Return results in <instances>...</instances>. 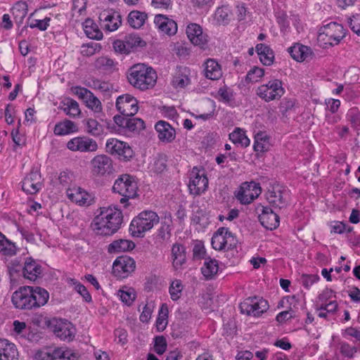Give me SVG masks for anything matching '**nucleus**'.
<instances>
[{
	"mask_svg": "<svg viewBox=\"0 0 360 360\" xmlns=\"http://www.w3.org/2000/svg\"><path fill=\"white\" fill-rule=\"evenodd\" d=\"M91 223L94 231L101 236H111L121 227L123 216L116 207H101L97 210Z\"/></svg>",
	"mask_w": 360,
	"mask_h": 360,
	"instance_id": "obj_1",
	"label": "nucleus"
},
{
	"mask_svg": "<svg viewBox=\"0 0 360 360\" xmlns=\"http://www.w3.org/2000/svg\"><path fill=\"white\" fill-rule=\"evenodd\" d=\"M49 294L40 287L23 286L13 293L11 301L19 309H32L44 306L48 302Z\"/></svg>",
	"mask_w": 360,
	"mask_h": 360,
	"instance_id": "obj_2",
	"label": "nucleus"
},
{
	"mask_svg": "<svg viewBox=\"0 0 360 360\" xmlns=\"http://www.w3.org/2000/svg\"><path fill=\"white\" fill-rule=\"evenodd\" d=\"M127 79L134 88L144 91L155 84L157 75L152 68L143 63H138L128 70Z\"/></svg>",
	"mask_w": 360,
	"mask_h": 360,
	"instance_id": "obj_3",
	"label": "nucleus"
},
{
	"mask_svg": "<svg viewBox=\"0 0 360 360\" xmlns=\"http://www.w3.org/2000/svg\"><path fill=\"white\" fill-rule=\"evenodd\" d=\"M160 221L158 214L153 211H143L134 217L129 226V231L133 236L142 238Z\"/></svg>",
	"mask_w": 360,
	"mask_h": 360,
	"instance_id": "obj_4",
	"label": "nucleus"
},
{
	"mask_svg": "<svg viewBox=\"0 0 360 360\" xmlns=\"http://www.w3.org/2000/svg\"><path fill=\"white\" fill-rule=\"evenodd\" d=\"M345 37V32L342 25L331 22L320 28L317 40L326 49L338 44Z\"/></svg>",
	"mask_w": 360,
	"mask_h": 360,
	"instance_id": "obj_5",
	"label": "nucleus"
},
{
	"mask_svg": "<svg viewBox=\"0 0 360 360\" xmlns=\"http://www.w3.org/2000/svg\"><path fill=\"white\" fill-rule=\"evenodd\" d=\"M138 186L134 178L129 174H122L116 179L112 191L119 193L122 198L120 202L127 207V202L129 198H134L136 195Z\"/></svg>",
	"mask_w": 360,
	"mask_h": 360,
	"instance_id": "obj_6",
	"label": "nucleus"
},
{
	"mask_svg": "<svg viewBox=\"0 0 360 360\" xmlns=\"http://www.w3.org/2000/svg\"><path fill=\"white\" fill-rule=\"evenodd\" d=\"M288 188L280 184H270L266 193L268 202L274 208L286 207L289 201Z\"/></svg>",
	"mask_w": 360,
	"mask_h": 360,
	"instance_id": "obj_7",
	"label": "nucleus"
},
{
	"mask_svg": "<svg viewBox=\"0 0 360 360\" xmlns=\"http://www.w3.org/2000/svg\"><path fill=\"white\" fill-rule=\"evenodd\" d=\"M284 93L283 83L278 79H271L267 84L260 85L256 89V94L265 102L278 100Z\"/></svg>",
	"mask_w": 360,
	"mask_h": 360,
	"instance_id": "obj_8",
	"label": "nucleus"
},
{
	"mask_svg": "<svg viewBox=\"0 0 360 360\" xmlns=\"http://www.w3.org/2000/svg\"><path fill=\"white\" fill-rule=\"evenodd\" d=\"M240 309L242 314L248 316H259L265 312L269 304L266 300L262 297H248L240 304Z\"/></svg>",
	"mask_w": 360,
	"mask_h": 360,
	"instance_id": "obj_9",
	"label": "nucleus"
},
{
	"mask_svg": "<svg viewBox=\"0 0 360 360\" xmlns=\"http://www.w3.org/2000/svg\"><path fill=\"white\" fill-rule=\"evenodd\" d=\"M106 151L124 161L129 160L134 155V151L128 143L117 139H109L105 144Z\"/></svg>",
	"mask_w": 360,
	"mask_h": 360,
	"instance_id": "obj_10",
	"label": "nucleus"
},
{
	"mask_svg": "<svg viewBox=\"0 0 360 360\" xmlns=\"http://www.w3.org/2000/svg\"><path fill=\"white\" fill-rule=\"evenodd\" d=\"M208 187V179L205 172H200L195 167L193 169L190 174L188 188L190 193L194 195H200Z\"/></svg>",
	"mask_w": 360,
	"mask_h": 360,
	"instance_id": "obj_11",
	"label": "nucleus"
},
{
	"mask_svg": "<svg viewBox=\"0 0 360 360\" xmlns=\"http://www.w3.org/2000/svg\"><path fill=\"white\" fill-rule=\"evenodd\" d=\"M259 184L255 181L244 182L236 194V198L242 204L247 205L252 202L261 193Z\"/></svg>",
	"mask_w": 360,
	"mask_h": 360,
	"instance_id": "obj_12",
	"label": "nucleus"
},
{
	"mask_svg": "<svg viewBox=\"0 0 360 360\" xmlns=\"http://www.w3.org/2000/svg\"><path fill=\"white\" fill-rule=\"evenodd\" d=\"M67 148L72 151L91 153L97 150L98 143L89 136H82L70 139L67 143Z\"/></svg>",
	"mask_w": 360,
	"mask_h": 360,
	"instance_id": "obj_13",
	"label": "nucleus"
},
{
	"mask_svg": "<svg viewBox=\"0 0 360 360\" xmlns=\"http://www.w3.org/2000/svg\"><path fill=\"white\" fill-rule=\"evenodd\" d=\"M136 268V262L128 256L117 257L112 265L114 275L120 278H127Z\"/></svg>",
	"mask_w": 360,
	"mask_h": 360,
	"instance_id": "obj_14",
	"label": "nucleus"
},
{
	"mask_svg": "<svg viewBox=\"0 0 360 360\" xmlns=\"http://www.w3.org/2000/svg\"><path fill=\"white\" fill-rule=\"evenodd\" d=\"M116 108L121 116L133 117L139 110L138 101L129 94H124L117 98Z\"/></svg>",
	"mask_w": 360,
	"mask_h": 360,
	"instance_id": "obj_15",
	"label": "nucleus"
},
{
	"mask_svg": "<svg viewBox=\"0 0 360 360\" xmlns=\"http://www.w3.org/2000/svg\"><path fill=\"white\" fill-rule=\"evenodd\" d=\"M91 172L94 176L110 174L113 171L112 160L105 155H98L91 160Z\"/></svg>",
	"mask_w": 360,
	"mask_h": 360,
	"instance_id": "obj_16",
	"label": "nucleus"
},
{
	"mask_svg": "<svg viewBox=\"0 0 360 360\" xmlns=\"http://www.w3.org/2000/svg\"><path fill=\"white\" fill-rule=\"evenodd\" d=\"M74 92L82 100L86 106L95 113H99L102 111L103 107L101 102L89 89L81 86H76Z\"/></svg>",
	"mask_w": 360,
	"mask_h": 360,
	"instance_id": "obj_17",
	"label": "nucleus"
},
{
	"mask_svg": "<svg viewBox=\"0 0 360 360\" xmlns=\"http://www.w3.org/2000/svg\"><path fill=\"white\" fill-rule=\"evenodd\" d=\"M100 25L106 31L117 30L122 23L121 15L113 10H104L99 15Z\"/></svg>",
	"mask_w": 360,
	"mask_h": 360,
	"instance_id": "obj_18",
	"label": "nucleus"
},
{
	"mask_svg": "<svg viewBox=\"0 0 360 360\" xmlns=\"http://www.w3.org/2000/svg\"><path fill=\"white\" fill-rule=\"evenodd\" d=\"M15 271H22L24 278L31 281H36L42 276L41 266L31 258L25 261L22 268L19 267V269Z\"/></svg>",
	"mask_w": 360,
	"mask_h": 360,
	"instance_id": "obj_19",
	"label": "nucleus"
},
{
	"mask_svg": "<svg viewBox=\"0 0 360 360\" xmlns=\"http://www.w3.org/2000/svg\"><path fill=\"white\" fill-rule=\"evenodd\" d=\"M116 124L129 131H139L145 128L143 120L133 117L115 115L113 117Z\"/></svg>",
	"mask_w": 360,
	"mask_h": 360,
	"instance_id": "obj_20",
	"label": "nucleus"
},
{
	"mask_svg": "<svg viewBox=\"0 0 360 360\" xmlns=\"http://www.w3.org/2000/svg\"><path fill=\"white\" fill-rule=\"evenodd\" d=\"M41 188V175L37 170L31 171L22 181V189L27 194H35Z\"/></svg>",
	"mask_w": 360,
	"mask_h": 360,
	"instance_id": "obj_21",
	"label": "nucleus"
},
{
	"mask_svg": "<svg viewBox=\"0 0 360 360\" xmlns=\"http://www.w3.org/2000/svg\"><path fill=\"white\" fill-rule=\"evenodd\" d=\"M53 332L60 340L70 342L75 338V328L70 322L60 319L56 321Z\"/></svg>",
	"mask_w": 360,
	"mask_h": 360,
	"instance_id": "obj_22",
	"label": "nucleus"
},
{
	"mask_svg": "<svg viewBox=\"0 0 360 360\" xmlns=\"http://www.w3.org/2000/svg\"><path fill=\"white\" fill-rule=\"evenodd\" d=\"M68 198L81 206H89L94 202L91 195L80 187H73L67 191Z\"/></svg>",
	"mask_w": 360,
	"mask_h": 360,
	"instance_id": "obj_23",
	"label": "nucleus"
},
{
	"mask_svg": "<svg viewBox=\"0 0 360 360\" xmlns=\"http://www.w3.org/2000/svg\"><path fill=\"white\" fill-rule=\"evenodd\" d=\"M259 219L261 224L269 230L276 229L279 226V216L269 207H262Z\"/></svg>",
	"mask_w": 360,
	"mask_h": 360,
	"instance_id": "obj_24",
	"label": "nucleus"
},
{
	"mask_svg": "<svg viewBox=\"0 0 360 360\" xmlns=\"http://www.w3.org/2000/svg\"><path fill=\"white\" fill-rule=\"evenodd\" d=\"M155 129L158 139L163 143H172L176 137L174 128L165 121H158L155 125Z\"/></svg>",
	"mask_w": 360,
	"mask_h": 360,
	"instance_id": "obj_25",
	"label": "nucleus"
},
{
	"mask_svg": "<svg viewBox=\"0 0 360 360\" xmlns=\"http://www.w3.org/2000/svg\"><path fill=\"white\" fill-rule=\"evenodd\" d=\"M154 22L160 30L168 35H174L177 32V24L176 22L165 15H156Z\"/></svg>",
	"mask_w": 360,
	"mask_h": 360,
	"instance_id": "obj_26",
	"label": "nucleus"
},
{
	"mask_svg": "<svg viewBox=\"0 0 360 360\" xmlns=\"http://www.w3.org/2000/svg\"><path fill=\"white\" fill-rule=\"evenodd\" d=\"M172 263L175 270H178L186 262V252L185 247L179 243H174L172 248Z\"/></svg>",
	"mask_w": 360,
	"mask_h": 360,
	"instance_id": "obj_27",
	"label": "nucleus"
},
{
	"mask_svg": "<svg viewBox=\"0 0 360 360\" xmlns=\"http://www.w3.org/2000/svg\"><path fill=\"white\" fill-rule=\"evenodd\" d=\"M16 346L6 339H0V360H18Z\"/></svg>",
	"mask_w": 360,
	"mask_h": 360,
	"instance_id": "obj_28",
	"label": "nucleus"
},
{
	"mask_svg": "<svg viewBox=\"0 0 360 360\" xmlns=\"http://www.w3.org/2000/svg\"><path fill=\"white\" fill-rule=\"evenodd\" d=\"M186 34L192 44L197 46L204 45L206 42V37L202 33L200 25L191 23L186 27Z\"/></svg>",
	"mask_w": 360,
	"mask_h": 360,
	"instance_id": "obj_29",
	"label": "nucleus"
},
{
	"mask_svg": "<svg viewBox=\"0 0 360 360\" xmlns=\"http://www.w3.org/2000/svg\"><path fill=\"white\" fill-rule=\"evenodd\" d=\"M204 75L206 78L217 80L221 75L222 72L220 65L214 59H207L205 63Z\"/></svg>",
	"mask_w": 360,
	"mask_h": 360,
	"instance_id": "obj_30",
	"label": "nucleus"
},
{
	"mask_svg": "<svg viewBox=\"0 0 360 360\" xmlns=\"http://www.w3.org/2000/svg\"><path fill=\"white\" fill-rule=\"evenodd\" d=\"M229 229L220 227L213 234L211 244L212 248L216 250H226V242H227V233Z\"/></svg>",
	"mask_w": 360,
	"mask_h": 360,
	"instance_id": "obj_31",
	"label": "nucleus"
},
{
	"mask_svg": "<svg viewBox=\"0 0 360 360\" xmlns=\"http://www.w3.org/2000/svg\"><path fill=\"white\" fill-rule=\"evenodd\" d=\"M261 63L264 65H271L274 59L273 50L264 44H258L255 47Z\"/></svg>",
	"mask_w": 360,
	"mask_h": 360,
	"instance_id": "obj_32",
	"label": "nucleus"
},
{
	"mask_svg": "<svg viewBox=\"0 0 360 360\" xmlns=\"http://www.w3.org/2000/svg\"><path fill=\"white\" fill-rule=\"evenodd\" d=\"M134 242L127 239H118L114 240L108 245V250L110 253H118L131 250L134 248Z\"/></svg>",
	"mask_w": 360,
	"mask_h": 360,
	"instance_id": "obj_33",
	"label": "nucleus"
},
{
	"mask_svg": "<svg viewBox=\"0 0 360 360\" xmlns=\"http://www.w3.org/2000/svg\"><path fill=\"white\" fill-rule=\"evenodd\" d=\"M291 57L297 61H303L309 58L311 52L309 47L300 44H296L288 49Z\"/></svg>",
	"mask_w": 360,
	"mask_h": 360,
	"instance_id": "obj_34",
	"label": "nucleus"
},
{
	"mask_svg": "<svg viewBox=\"0 0 360 360\" xmlns=\"http://www.w3.org/2000/svg\"><path fill=\"white\" fill-rule=\"evenodd\" d=\"M78 128L75 123L69 120H65L55 125L53 132L57 136H64L77 131Z\"/></svg>",
	"mask_w": 360,
	"mask_h": 360,
	"instance_id": "obj_35",
	"label": "nucleus"
},
{
	"mask_svg": "<svg viewBox=\"0 0 360 360\" xmlns=\"http://www.w3.org/2000/svg\"><path fill=\"white\" fill-rule=\"evenodd\" d=\"M219 265L217 260L207 257L205 259L201 272L207 280H210L217 274Z\"/></svg>",
	"mask_w": 360,
	"mask_h": 360,
	"instance_id": "obj_36",
	"label": "nucleus"
},
{
	"mask_svg": "<svg viewBox=\"0 0 360 360\" xmlns=\"http://www.w3.org/2000/svg\"><path fill=\"white\" fill-rule=\"evenodd\" d=\"M59 108L65 112L67 115L73 117L78 116L81 112L78 103L71 98H66L61 102Z\"/></svg>",
	"mask_w": 360,
	"mask_h": 360,
	"instance_id": "obj_37",
	"label": "nucleus"
},
{
	"mask_svg": "<svg viewBox=\"0 0 360 360\" xmlns=\"http://www.w3.org/2000/svg\"><path fill=\"white\" fill-rule=\"evenodd\" d=\"M85 131L87 134L98 137L103 133V126L95 119L89 118L84 121Z\"/></svg>",
	"mask_w": 360,
	"mask_h": 360,
	"instance_id": "obj_38",
	"label": "nucleus"
},
{
	"mask_svg": "<svg viewBox=\"0 0 360 360\" xmlns=\"http://www.w3.org/2000/svg\"><path fill=\"white\" fill-rule=\"evenodd\" d=\"M147 19V14L139 11H131L128 15V23L135 29L141 27Z\"/></svg>",
	"mask_w": 360,
	"mask_h": 360,
	"instance_id": "obj_39",
	"label": "nucleus"
},
{
	"mask_svg": "<svg viewBox=\"0 0 360 360\" xmlns=\"http://www.w3.org/2000/svg\"><path fill=\"white\" fill-rule=\"evenodd\" d=\"M94 66L100 70L112 72L115 69L116 63L107 56H101L96 60Z\"/></svg>",
	"mask_w": 360,
	"mask_h": 360,
	"instance_id": "obj_40",
	"label": "nucleus"
},
{
	"mask_svg": "<svg viewBox=\"0 0 360 360\" xmlns=\"http://www.w3.org/2000/svg\"><path fill=\"white\" fill-rule=\"evenodd\" d=\"M229 139L233 143H239L243 147H248L250 145V141L245 135L243 130L240 128H236L229 134Z\"/></svg>",
	"mask_w": 360,
	"mask_h": 360,
	"instance_id": "obj_41",
	"label": "nucleus"
},
{
	"mask_svg": "<svg viewBox=\"0 0 360 360\" xmlns=\"http://www.w3.org/2000/svg\"><path fill=\"white\" fill-rule=\"evenodd\" d=\"M168 307L166 304H162L159 310L158 316L156 320V328L159 332L163 331L168 323Z\"/></svg>",
	"mask_w": 360,
	"mask_h": 360,
	"instance_id": "obj_42",
	"label": "nucleus"
},
{
	"mask_svg": "<svg viewBox=\"0 0 360 360\" xmlns=\"http://www.w3.org/2000/svg\"><path fill=\"white\" fill-rule=\"evenodd\" d=\"M56 360H77L79 354L71 349L58 347L55 348Z\"/></svg>",
	"mask_w": 360,
	"mask_h": 360,
	"instance_id": "obj_43",
	"label": "nucleus"
},
{
	"mask_svg": "<svg viewBox=\"0 0 360 360\" xmlns=\"http://www.w3.org/2000/svg\"><path fill=\"white\" fill-rule=\"evenodd\" d=\"M0 252L6 256H13L16 253V247L0 232Z\"/></svg>",
	"mask_w": 360,
	"mask_h": 360,
	"instance_id": "obj_44",
	"label": "nucleus"
},
{
	"mask_svg": "<svg viewBox=\"0 0 360 360\" xmlns=\"http://www.w3.org/2000/svg\"><path fill=\"white\" fill-rule=\"evenodd\" d=\"M84 32L86 36L93 39L99 40L103 37V33L98 29L96 25L94 24L90 20H87L84 22Z\"/></svg>",
	"mask_w": 360,
	"mask_h": 360,
	"instance_id": "obj_45",
	"label": "nucleus"
},
{
	"mask_svg": "<svg viewBox=\"0 0 360 360\" xmlns=\"http://www.w3.org/2000/svg\"><path fill=\"white\" fill-rule=\"evenodd\" d=\"M118 295L121 300L128 306L132 304L136 297L135 290L127 286H124L120 289L118 292Z\"/></svg>",
	"mask_w": 360,
	"mask_h": 360,
	"instance_id": "obj_46",
	"label": "nucleus"
},
{
	"mask_svg": "<svg viewBox=\"0 0 360 360\" xmlns=\"http://www.w3.org/2000/svg\"><path fill=\"white\" fill-rule=\"evenodd\" d=\"M254 150L257 152H264L269 148V138L262 132L257 133L255 136Z\"/></svg>",
	"mask_w": 360,
	"mask_h": 360,
	"instance_id": "obj_47",
	"label": "nucleus"
},
{
	"mask_svg": "<svg viewBox=\"0 0 360 360\" xmlns=\"http://www.w3.org/2000/svg\"><path fill=\"white\" fill-rule=\"evenodd\" d=\"M124 43L127 44V46L130 52L137 47H143L146 45V42L136 34L127 35L124 37Z\"/></svg>",
	"mask_w": 360,
	"mask_h": 360,
	"instance_id": "obj_48",
	"label": "nucleus"
},
{
	"mask_svg": "<svg viewBox=\"0 0 360 360\" xmlns=\"http://www.w3.org/2000/svg\"><path fill=\"white\" fill-rule=\"evenodd\" d=\"M172 224V218L169 216V217H165V220L161 221V226L158 230L157 238L160 240H165L170 237V226Z\"/></svg>",
	"mask_w": 360,
	"mask_h": 360,
	"instance_id": "obj_49",
	"label": "nucleus"
},
{
	"mask_svg": "<svg viewBox=\"0 0 360 360\" xmlns=\"http://www.w3.org/2000/svg\"><path fill=\"white\" fill-rule=\"evenodd\" d=\"M264 75V70L257 66L251 68L245 76V82L248 83H255L260 80Z\"/></svg>",
	"mask_w": 360,
	"mask_h": 360,
	"instance_id": "obj_50",
	"label": "nucleus"
},
{
	"mask_svg": "<svg viewBox=\"0 0 360 360\" xmlns=\"http://www.w3.org/2000/svg\"><path fill=\"white\" fill-rule=\"evenodd\" d=\"M231 11L228 6H222L217 8L214 13L216 20L221 24H228Z\"/></svg>",
	"mask_w": 360,
	"mask_h": 360,
	"instance_id": "obj_51",
	"label": "nucleus"
},
{
	"mask_svg": "<svg viewBox=\"0 0 360 360\" xmlns=\"http://www.w3.org/2000/svg\"><path fill=\"white\" fill-rule=\"evenodd\" d=\"M12 13L15 18H19L22 21L27 13V5L25 2H17L11 9Z\"/></svg>",
	"mask_w": 360,
	"mask_h": 360,
	"instance_id": "obj_52",
	"label": "nucleus"
},
{
	"mask_svg": "<svg viewBox=\"0 0 360 360\" xmlns=\"http://www.w3.org/2000/svg\"><path fill=\"white\" fill-rule=\"evenodd\" d=\"M182 290L183 285L181 281L179 279L174 280L171 283L169 289L171 299L173 301L178 300L181 297Z\"/></svg>",
	"mask_w": 360,
	"mask_h": 360,
	"instance_id": "obj_53",
	"label": "nucleus"
},
{
	"mask_svg": "<svg viewBox=\"0 0 360 360\" xmlns=\"http://www.w3.org/2000/svg\"><path fill=\"white\" fill-rule=\"evenodd\" d=\"M190 82V79L186 73V70L183 72H177L173 77L172 85L176 88H184Z\"/></svg>",
	"mask_w": 360,
	"mask_h": 360,
	"instance_id": "obj_54",
	"label": "nucleus"
},
{
	"mask_svg": "<svg viewBox=\"0 0 360 360\" xmlns=\"http://www.w3.org/2000/svg\"><path fill=\"white\" fill-rule=\"evenodd\" d=\"M206 250L204 243L202 240H196L194 242L193 248V258L194 260L206 259Z\"/></svg>",
	"mask_w": 360,
	"mask_h": 360,
	"instance_id": "obj_55",
	"label": "nucleus"
},
{
	"mask_svg": "<svg viewBox=\"0 0 360 360\" xmlns=\"http://www.w3.org/2000/svg\"><path fill=\"white\" fill-rule=\"evenodd\" d=\"M347 119L350 122L352 127L360 129V112L357 108L349 109L347 113Z\"/></svg>",
	"mask_w": 360,
	"mask_h": 360,
	"instance_id": "obj_56",
	"label": "nucleus"
},
{
	"mask_svg": "<svg viewBox=\"0 0 360 360\" xmlns=\"http://www.w3.org/2000/svg\"><path fill=\"white\" fill-rule=\"evenodd\" d=\"M34 358L37 360H56L55 349H43L36 352Z\"/></svg>",
	"mask_w": 360,
	"mask_h": 360,
	"instance_id": "obj_57",
	"label": "nucleus"
},
{
	"mask_svg": "<svg viewBox=\"0 0 360 360\" xmlns=\"http://www.w3.org/2000/svg\"><path fill=\"white\" fill-rule=\"evenodd\" d=\"M154 342V351L159 355L163 354L167 347L166 338L162 335L157 336L155 338Z\"/></svg>",
	"mask_w": 360,
	"mask_h": 360,
	"instance_id": "obj_58",
	"label": "nucleus"
},
{
	"mask_svg": "<svg viewBox=\"0 0 360 360\" xmlns=\"http://www.w3.org/2000/svg\"><path fill=\"white\" fill-rule=\"evenodd\" d=\"M167 159L164 155H160L154 161L153 170L156 173H161L167 168Z\"/></svg>",
	"mask_w": 360,
	"mask_h": 360,
	"instance_id": "obj_59",
	"label": "nucleus"
},
{
	"mask_svg": "<svg viewBox=\"0 0 360 360\" xmlns=\"http://www.w3.org/2000/svg\"><path fill=\"white\" fill-rule=\"evenodd\" d=\"M75 285V290L84 298V300L86 302H91V296L89 291L87 290L86 288L82 285V283L74 281Z\"/></svg>",
	"mask_w": 360,
	"mask_h": 360,
	"instance_id": "obj_60",
	"label": "nucleus"
},
{
	"mask_svg": "<svg viewBox=\"0 0 360 360\" xmlns=\"http://www.w3.org/2000/svg\"><path fill=\"white\" fill-rule=\"evenodd\" d=\"M340 351L344 356L352 358L354 354L357 352V348L350 346L347 342H342L340 345Z\"/></svg>",
	"mask_w": 360,
	"mask_h": 360,
	"instance_id": "obj_61",
	"label": "nucleus"
},
{
	"mask_svg": "<svg viewBox=\"0 0 360 360\" xmlns=\"http://www.w3.org/2000/svg\"><path fill=\"white\" fill-rule=\"evenodd\" d=\"M50 18L44 20H34L30 25V28H38L41 31H45L49 26Z\"/></svg>",
	"mask_w": 360,
	"mask_h": 360,
	"instance_id": "obj_62",
	"label": "nucleus"
},
{
	"mask_svg": "<svg viewBox=\"0 0 360 360\" xmlns=\"http://www.w3.org/2000/svg\"><path fill=\"white\" fill-rule=\"evenodd\" d=\"M348 22L351 30L360 36V14H356L349 18Z\"/></svg>",
	"mask_w": 360,
	"mask_h": 360,
	"instance_id": "obj_63",
	"label": "nucleus"
},
{
	"mask_svg": "<svg viewBox=\"0 0 360 360\" xmlns=\"http://www.w3.org/2000/svg\"><path fill=\"white\" fill-rule=\"evenodd\" d=\"M318 280L319 277L315 275H302L300 282L306 289H309Z\"/></svg>",
	"mask_w": 360,
	"mask_h": 360,
	"instance_id": "obj_64",
	"label": "nucleus"
}]
</instances>
